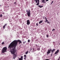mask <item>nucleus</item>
I'll use <instances>...</instances> for the list:
<instances>
[{"label": "nucleus", "mask_w": 60, "mask_h": 60, "mask_svg": "<svg viewBox=\"0 0 60 60\" xmlns=\"http://www.w3.org/2000/svg\"><path fill=\"white\" fill-rule=\"evenodd\" d=\"M38 1V2L37 3V4L36 5H39V0H36L35 2L36 3H37Z\"/></svg>", "instance_id": "nucleus-5"}, {"label": "nucleus", "mask_w": 60, "mask_h": 60, "mask_svg": "<svg viewBox=\"0 0 60 60\" xmlns=\"http://www.w3.org/2000/svg\"><path fill=\"white\" fill-rule=\"evenodd\" d=\"M54 30H55V29H53L52 30V31H54Z\"/></svg>", "instance_id": "nucleus-24"}, {"label": "nucleus", "mask_w": 60, "mask_h": 60, "mask_svg": "<svg viewBox=\"0 0 60 60\" xmlns=\"http://www.w3.org/2000/svg\"><path fill=\"white\" fill-rule=\"evenodd\" d=\"M26 12H27V14L28 17H30V15H31V13H30V10H29V11H28V10H27L26 11Z\"/></svg>", "instance_id": "nucleus-4"}, {"label": "nucleus", "mask_w": 60, "mask_h": 60, "mask_svg": "<svg viewBox=\"0 0 60 60\" xmlns=\"http://www.w3.org/2000/svg\"><path fill=\"white\" fill-rule=\"evenodd\" d=\"M52 56V54H51V56Z\"/></svg>", "instance_id": "nucleus-33"}, {"label": "nucleus", "mask_w": 60, "mask_h": 60, "mask_svg": "<svg viewBox=\"0 0 60 60\" xmlns=\"http://www.w3.org/2000/svg\"><path fill=\"white\" fill-rule=\"evenodd\" d=\"M55 51V49H54L52 50L51 49H48V51L47 52V55H49V53H51V51H52V53L54 52Z\"/></svg>", "instance_id": "nucleus-2"}, {"label": "nucleus", "mask_w": 60, "mask_h": 60, "mask_svg": "<svg viewBox=\"0 0 60 60\" xmlns=\"http://www.w3.org/2000/svg\"><path fill=\"white\" fill-rule=\"evenodd\" d=\"M42 3H46V2L45 1V0H42Z\"/></svg>", "instance_id": "nucleus-9"}, {"label": "nucleus", "mask_w": 60, "mask_h": 60, "mask_svg": "<svg viewBox=\"0 0 60 60\" xmlns=\"http://www.w3.org/2000/svg\"><path fill=\"white\" fill-rule=\"evenodd\" d=\"M47 23L48 24H49V21H47Z\"/></svg>", "instance_id": "nucleus-27"}, {"label": "nucleus", "mask_w": 60, "mask_h": 60, "mask_svg": "<svg viewBox=\"0 0 60 60\" xmlns=\"http://www.w3.org/2000/svg\"><path fill=\"white\" fill-rule=\"evenodd\" d=\"M4 42H3L2 43V45H4Z\"/></svg>", "instance_id": "nucleus-21"}, {"label": "nucleus", "mask_w": 60, "mask_h": 60, "mask_svg": "<svg viewBox=\"0 0 60 60\" xmlns=\"http://www.w3.org/2000/svg\"><path fill=\"white\" fill-rule=\"evenodd\" d=\"M42 22H43V20H41L39 22V24H41V23H42Z\"/></svg>", "instance_id": "nucleus-8"}, {"label": "nucleus", "mask_w": 60, "mask_h": 60, "mask_svg": "<svg viewBox=\"0 0 60 60\" xmlns=\"http://www.w3.org/2000/svg\"><path fill=\"white\" fill-rule=\"evenodd\" d=\"M46 37H47V38H49V35H46Z\"/></svg>", "instance_id": "nucleus-20"}, {"label": "nucleus", "mask_w": 60, "mask_h": 60, "mask_svg": "<svg viewBox=\"0 0 60 60\" xmlns=\"http://www.w3.org/2000/svg\"><path fill=\"white\" fill-rule=\"evenodd\" d=\"M18 42H19V44L20 43H22V41L19 40H15L11 43L8 47V49L10 50V51L11 54L13 55V57L14 59H15V58L17 57V54L16 53L15 54L16 52L15 49L17 46Z\"/></svg>", "instance_id": "nucleus-1"}, {"label": "nucleus", "mask_w": 60, "mask_h": 60, "mask_svg": "<svg viewBox=\"0 0 60 60\" xmlns=\"http://www.w3.org/2000/svg\"><path fill=\"white\" fill-rule=\"evenodd\" d=\"M33 50H34V49H33Z\"/></svg>", "instance_id": "nucleus-36"}, {"label": "nucleus", "mask_w": 60, "mask_h": 60, "mask_svg": "<svg viewBox=\"0 0 60 60\" xmlns=\"http://www.w3.org/2000/svg\"><path fill=\"white\" fill-rule=\"evenodd\" d=\"M36 25L37 26H38V22H37L36 24Z\"/></svg>", "instance_id": "nucleus-16"}, {"label": "nucleus", "mask_w": 60, "mask_h": 60, "mask_svg": "<svg viewBox=\"0 0 60 60\" xmlns=\"http://www.w3.org/2000/svg\"><path fill=\"white\" fill-rule=\"evenodd\" d=\"M26 58L25 57L24 58V59H25V60H26Z\"/></svg>", "instance_id": "nucleus-30"}, {"label": "nucleus", "mask_w": 60, "mask_h": 60, "mask_svg": "<svg viewBox=\"0 0 60 60\" xmlns=\"http://www.w3.org/2000/svg\"><path fill=\"white\" fill-rule=\"evenodd\" d=\"M34 0V1H36V0Z\"/></svg>", "instance_id": "nucleus-35"}, {"label": "nucleus", "mask_w": 60, "mask_h": 60, "mask_svg": "<svg viewBox=\"0 0 60 60\" xmlns=\"http://www.w3.org/2000/svg\"><path fill=\"white\" fill-rule=\"evenodd\" d=\"M7 48L6 47H5L2 49V52L3 53H4L7 50Z\"/></svg>", "instance_id": "nucleus-3"}, {"label": "nucleus", "mask_w": 60, "mask_h": 60, "mask_svg": "<svg viewBox=\"0 0 60 60\" xmlns=\"http://www.w3.org/2000/svg\"><path fill=\"white\" fill-rule=\"evenodd\" d=\"M14 4H16V2H15L14 3Z\"/></svg>", "instance_id": "nucleus-31"}, {"label": "nucleus", "mask_w": 60, "mask_h": 60, "mask_svg": "<svg viewBox=\"0 0 60 60\" xmlns=\"http://www.w3.org/2000/svg\"><path fill=\"white\" fill-rule=\"evenodd\" d=\"M53 2H54V1H52V3H51V4H53Z\"/></svg>", "instance_id": "nucleus-22"}, {"label": "nucleus", "mask_w": 60, "mask_h": 60, "mask_svg": "<svg viewBox=\"0 0 60 60\" xmlns=\"http://www.w3.org/2000/svg\"><path fill=\"white\" fill-rule=\"evenodd\" d=\"M0 6H1V5H0Z\"/></svg>", "instance_id": "nucleus-37"}, {"label": "nucleus", "mask_w": 60, "mask_h": 60, "mask_svg": "<svg viewBox=\"0 0 60 60\" xmlns=\"http://www.w3.org/2000/svg\"><path fill=\"white\" fill-rule=\"evenodd\" d=\"M38 7H40V8H42V7H43V6H41V5H39L38 6Z\"/></svg>", "instance_id": "nucleus-11"}, {"label": "nucleus", "mask_w": 60, "mask_h": 60, "mask_svg": "<svg viewBox=\"0 0 60 60\" xmlns=\"http://www.w3.org/2000/svg\"><path fill=\"white\" fill-rule=\"evenodd\" d=\"M36 46H37V45H36Z\"/></svg>", "instance_id": "nucleus-34"}, {"label": "nucleus", "mask_w": 60, "mask_h": 60, "mask_svg": "<svg viewBox=\"0 0 60 60\" xmlns=\"http://www.w3.org/2000/svg\"><path fill=\"white\" fill-rule=\"evenodd\" d=\"M18 59L19 60H23V59L20 58H19Z\"/></svg>", "instance_id": "nucleus-12"}, {"label": "nucleus", "mask_w": 60, "mask_h": 60, "mask_svg": "<svg viewBox=\"0 0 60 60\" xmlns=\"http://www.w3.org/2000/svg\"><path fill=\"white\" fill-rule=\"evenodd\" d=\"M28 51H27V52H26L25 54L26 55V54H27V53H28Z\"/></svg>", "instance_id": "nucleus-14"}, {"label": "nucleus", "mask_w": 60, "mask_h": 60, "mask_svg": "<svg viewBox=\"0 0 60 60\" xmlns=\"http://www.w3.org/2000/svg\"><path fill=\"white\" fill-rule=\"evenodd\" d=\"M40 48H38L37 49L38 50H40Z\"/></svg>", "instance_id": "nucleus-15"}, {"label": "nucleus", "mask_w": 60, "mask_h": 60, "mask_svg": "<svg viewBox=\"0 0 60 60\" xmlns=\"http://www.w3.org/2000/svg\"><path fill=\"white\" fill-rule=\"evenodd\" d=\"M43 19H45V18H44V16L43 17Z\"/></svg>", "instance_id": "nucleus-29"}, {"label": "nucleus", "mask_w": 60, "mask_h": 60, "mask_svg": "<svg viewBox=\"0 0 60 60\" xmlns=\"http://www.w3.org/2000/svg\"><path fill=\"white\" fill-rule=\"evenodd\" d=\"M26 42V41H25L24 42L23 41V44H25Z\"/></svg>", "instance_id": "nucleus-13"}, {"label": "nucleus", "mask_w": 60, "mask_h": 60, "mask_svg": "<svg viewBox=\"0 0 60 60\" xmlns=\"http://www.w3.org/2000/svg\"><path fill=\"white\" fill-rule=\"evenodd\" d=\"M7 26V24H5L3 26V28H5V26Z\"/></svg>", "instance_id": "nucleus-10"}, {"label": "nucleus", "mask_w": 60, "mask_h": 60, "mask_svg": "<svg viewBox=\"0 0 60 60\" xmlns=\"http://www.w3.org/2000/svg\"><path fill=\"white\" fill-rule=\"evenodd\" d=\"M2 14H0V17H2Z\"/></svg>", "instance_id": "nucleus-17"}, {"label": "nucleus", "mask_w": 60, "mask_h": 60, "mask_svg": "<svg viewBox=\"0 0 60 60\" xmlns=\"http://www.w3.org/2000/svg\"><path fill=\"white\" fill-rule=\"evenodd\" d=\"M32 50V49L31 48H30V50L31 51V50Z\"/></svg>", "instance_id": "nucleus-25"}, {"label": "nucleus", "mask_w": 60, "mask_h": 60, "mask_svg": "<svg viewBox=\"0 0 60 60\" xmlns=\"http://www.w3.org/2000/svg\"><path fill=\"white\" fill-rule=\"evenodd\" d=\"M48 21V20L47 19V20H45V22H47Z\"/></svg>", "instance_id": "nucleus-18"}, {"label": "nucleus", "mask_w": 60, "mask_h": 60, "mask_svg": "<svg viewBox=\"0 0 60 60\" xmlns=\"http://www.w3.org/2000/svg\"><path fill=\"white\" fill-rule=\"evenodd\" d=\"M59 49H58L55 52V53H54L55 55H56V54H57V53H59Z\"/></svg>", "instance_id": "nucleus-6"}, {"label": "nucleus", "mask_w": 60, "mask_h": 60, "mask_svg": "<svg viewBox=\"0 0 60 60\" xmlns=\"http://www.w3.org/2000/svg\"><path fill=\"white\" fill-rule=\"evenodd\" d=\"M30 24V21H29V20H27V25H29Z\"/></svg>", "instance_id": "nucleus-7"}, {"label": "nucleus", "mask_w": 60, "mask_h": 60, "mask_svg": "<svg viewBox=\"0 0 60 60\" xmlns=\"http://www.w3.org/2000/svg\"><path fill=\"white\" fill-rule=\"evenodd\" d=\"M22 59H23V56H22L21 57V58Z\"/></svg>", "instance_id": "nucleus-26"}, {"label": "nucleus", "mask_w": 60, "mask_h": 60, "mask_svg": "<svg viewBox=\"0 0 60 60\" xmlns=\"http://www.w3.org/2000/svg\"><path fill=\"white\" fill-rule=\"evenodd\" d=\"M45 19H46L45 20H46L47 19V18H46V17H45Z\"/></svg>", "instance_id": "nucleus-28"}, {"label": "nucleus", "mask_w": 60, "mask_h": 60, "mask_svg": "<svg viewBox=\"0 0 60 60\" xmlns=\"http://www.w3.org/2000/svg\"><path fill=\"white\" fill-rule=\"evenodd\" d=\"M46 1H49V0H46Z\"/></svg>", "instance_id": "nucleus-32"}, {"label": "nucleus", "mask_w": 60, "mask_h": 60, "mask_svg": "<svg viewBox=\"0 0 60 60\" xmlns=\"http://www.w3.org/2000/svg\"><path fill=\"white\" fill-rule=\"evenodd\" d=\"M28 42H30V40H29V39L28 40Z\"/></svg>", "instance_id": "nucleus-23"}, {"label": "nucleus", "mask_w": 60, "mask_h": 60, "mask_svg": "<svg viewBox=\"0 0 60 60\" xmlns=\"http://www.w3.org/2000/svg\"><path fill=\"white\" fill-rule=\"evenodd\" d=\"M24 57H25V58L26 57V55H24Z\"/></svg>", "instance_id": "nucleus-19"}]
</instances>
